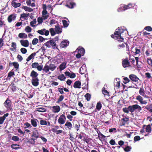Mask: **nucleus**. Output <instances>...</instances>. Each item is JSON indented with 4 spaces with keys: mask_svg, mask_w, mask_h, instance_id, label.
<instances>
[{
    "mask_svg": "<svg viewBox=\"0 0 152 152\" xmlns=\"http://www.w3.org/2000/svg\"><path fill=\"white\" fill-rule=\"evenodd\" d=\"M20 42L22 46L25 47H28L29 45V42L27 40H21Z\"/></svg>",
    "mask_w": 152,
    "mask_h": 152,
    "instance_id": "10",
    "label": "nucleus"
},
{
    "mask_svg": "<svg viewBox=\"0 0 152 152\" xmlns=\"http://www.w3.org/2000/svg\"><path fill=\"white\" fill-rule=\"evenodd\" d=\"M16 18V16L14 14H12L9 16L8 18V21L10 23L12 20H14Z\"/></svg>",
    "mask_w": 152,
    "mask_h": 152,
    "instance_id": "20",
    "label": "nucleus"
},
{
    "mask_svg": "<svg viewBox=\"0 0 152 152\" xmlns=\"http://www.w3.org/2000/svg\"><path fill=\"white\" fill-rule=\"evenodd\" d=\"M38 39L35 38H34L32 41V44L33 45H36L38 42Z\"/></svg>",
    "mask_w": 152,
    "mask_h": 152,
    "instance_id": "44",
    "label": "nucleus"
},
{
    "mask_svg": "<svg viewBox=\"0 0 152 152\" xmlns=\"http://www.w3.org/2000/svg\"><path fill=\"white\" fill-rule=\"evenodd\" d=\"M63 59L61 56H59V58H57V61L58 62H61V61H63Z\"/></svg>",
    "mask_w": 152,
    "mask_h": 152,
    "instance_id": "63",
    "label": "nucleus"
},
{
    "mask_svg": "<svg viewBox=\"0 0 152 152\" xmlns=\"http://www.w3.org/2000/svg\"><path fill=\"white\" fill-rule=\"evenodd\" d=\"M90 138L87 137H84L83 139L82 140H83V141L86 142L87 143H88L90 141Z\"/></svg>",
    "mask_w": 152,
    "mask_h": 152,
    "instance_id": "50",
    "label": "nucleus"
},
{
    "mask_svg": "<svg viewBox=\"0 0 152 152\" xmlns=\"http://www.w3.org/2000/svg\"><path fill=\"white\" fill-rule=\"evenodd\" d=\"M20 4L16 2V0H13L11 2V5L15 8H17L20 6Z\"/></svg>",
    "mask_w": 152,
    "mask_h": 152,
    "instance_id": "16",
    "label": "nucleus"
},
{
    "mask_svg": "<svg viewBox=\"0 0 152 152\" xmlns=\"http://www.w3.org/2000/svg\"><path fill=\"white\" fill-rule=\"evenodd\" d=\"M25 30L26 32L29 33L31 31L32 29L30 26H28L26 27Z\"/></svg>",
    "mask_w": 152,
    "mask_h": 152,
    "instance_id": "35",
    "label": "nucleus"
},
{
    "mask_svg": "<svg viewBox=\"0 0 152 152\" xmlns=\"http://www.w3.org/2000/svg\"><path fill=\"white\" fill-rule=\"evenodd\" d=\"M57 66L54 63H49V61L47 62L43 67V71L45 73L48 72V74H50L51 72L49 71H53L56 68Z\"/></svg>",
    "mask_w": 152,
    "mask_h": 152,
    "instance_id": "1",
    "label": "nucleus"
},
{
    "mask_svg": "<svg viewBox=\"0 0 152 152\" xmlns=\"http://www.w3.org/2000/svg\"><path fill=\"white\" fill-rule=\"evenodd\" d=\"M36 53H33L31 54L26 59V60L27 61H28L31 59L33 58L34 56L36 55Z\"/></svg>",
    "mask_w": 152,
    "mask_h": 152,
    "instance_id": "23",
    "label": "nucleus"
},
{
    "mask_svg": "<svg viewBox=\"0 0 152 152\" xmlns=\"http://www.w3.org/2000/svg\"><path fill=\"white\" fill-rule=\"evenodd\" d=\"M140 138L139 136H136L134 138V140L135 142L139 140H140Z\"/></svg>",
    "mask_w": 152,
    "mask_h": 152,
    "instance_id": "56",
    "label": "nucleus"
},
{
    "mask_svg": "<svg viewBox=\"0 0 152 152\" xmlns=\"http://www.w3.org/2000/svg\"><path fill=\"white\" fill-rule=\"evenodd\" d=\"M77 50H78V53L81 54L82 56H83L85 53V50L83 48H81L80 49H79L78 50L77 49Z\"/></svg>",
    "mask_w": 152,
    "mask_h": 152,
    "instance_id": "26",
    "label": "nucleus"
},
{
    "mask_svg": "<svg viewBox=\"0 0 152 152\" xmlns=\"http://www.w3.org/2000/svg\"><path fill=\"white\" fill-rule=\"evenodd\" d=\"M129 77L132 81L134 82H138L139 80V78L134 74L130 75L129 76Z\"/></svg>",
    "mask_w": 152,
    "mask_h": 152,
    "instance_id": "12",
    "label": "nucleus"
},
{
    "mask_svg": "<svg viewBox=\"0 0 152 152\" xmlns=\"http://www.w3.org/2000/svg\"><path fill=\"white\" fill-rule=\"evenodd\" d=\"M86 71V68L85 65H83L80 68V72L81 74H83L85 73V72Z\"/></svg>",
    "mask_w": 152,
    "mask_h": 152,
    "instance_id": "27",
    "label": "nucleus"
},
{
    "mask_svg": "<svg viewBox=\"0 0 152 152\" xmlns=\"http://www.w3.org/2000/svg\"><path fill=\"white\" fill-rule=\"evenodd\" d=\"M102 91L103 94L104 95H107L108 94V92L104 88H103L102 89Z\"/></svg>",
    "mask_w": 152,
    "mask_h": 152,
    "instance_id": "45",
    "label": "nucleus"
},
{
    "mask_svg": "<svg viewBox=\"0 0 152 152\" xmlns=\"http://www.w3.org/2000/svg\"><path fill=\"white\" fill-rule=\"evenodd\" d=\"M50 31L52 36H54L56 34V32L53 28H51L50 29Z\"/></svg>",
    "mask_w": 152,
    "mask_h": 152,
    "instance_id": "46",
    "label": "nucleus"
},
{
    "mask_svg": "<svg viewBox=\"0 0 152 152\" xmlns=\"http://www.w3.org/2000/svg\"><path fill=\"white\" fill-rule=\"evenodd\" d=\"M75 5V3L73 2H70L69 4H67L66 6L70 8H72Z\"/></svg>",
    "mask_w": 152,
    "mask_h": 152,
    "instance_id": "31",
    "label": "nucleus"
},
{
    "mask_svg": "<svg viewBox=\"0 0 152 152\" xmlns=\"http://www.w3.org/2000/svg\"><path fill=\"white\" fill-rule=\"evenodd\" d=\"M64 96L63 95L60 96L59 98L58 99V101H57V103H59L60 102H61L64 99Z\"/></svg>",
    "mask_w": 152,
    "mask_h": 152,
    "instance_id": "49",
    "label": "nucleus"
},
{
    "mask_svg": "<svg viewBox=\"0 0 152 152\" xmlns=\"http://www.w3.org/2000/svg\"><path fill=\"white\" fill-rule=\"evenodd\" d=\"M43 19L42 17L41 18L39 17L38 18L37 21L39 24H40L42 23Z\"/></svg>",
    "mask_w": 152,
    "mask_h": 152,
    "instance_id": "55",
    "label": "nucleus"
},
{
    "mask_svg": "<svg viewBox=\"0 0 152 152\" xmlns=\"http://www.w3.org/2000/svg\"><path fill=\"white\" fill-rule=\"evenodd\" d=\"M117 31H115L114 33V35H111V37L114 39H115L118 41H122L124 39L122 37L121 35L124 32V31H126V30H124L123 29H120L119 28H118Z\"/></svg>",
    "mask_w": 152,
    "mask_h": 152,
    "instance_id": "2",
    "label": "nucleus"
},
{
    "mask_svg": "<svg viewBox=\"0 0 152 152\" xmlns=\"http://www.w3.org/2000/svg\"><path fill=\"white\" fill-rule=\"evenodd\" d=\"M13 66H14V67L15 68H16V69H18V68L19 65V64H18V63H17V62H14L13 63Z\"/></svg>",
    "mask_w": 152,
    "mask_h": 152,
    "instance_id": "59",
    "label": "nucleus"
},
{
    "mask_svg": "<svg viewBox=\"0 0 152 152\" xmlns=\"http://www.w3.org/2000/svg\"><path fill=\"white\" fill-rule=\"evenodd\" d=\"M81 83L79 81H76L73 85V87L75 88H81Z\"/></svg>",
    "mask_w": 152,
    "mask_h": 152,
    "instance_id": "15",
    "label": "nucleus"
},
{
    "mask_svg": "<svg viewBox=\"0 0 152 152\" xmlns=\"http://www.w3.org/2000/svg\"><path fill=\"white\" fill-rule=\"evenodd\" d=\"M20 51L23 54H25L26 53L27 50L26 49L22 48L20 49Z\"/></svg>",
    "mask_w": 152,
    "mask_h": 152,
    "instance_id": "53",
    "label": "nucleus"
},
{
    "mask_svg": "<svg viewBox=\"0 0 152 152\" xmlns=\"http://www.w3.org/2000/svg\"><path fill=\"white\" fill-rule=\"evenodd\" d=\"M18 37L20 38H26L27 37V35L25 33H21L18 34Z\"/></svg>",
    "mask_w": 152,
    "mask_h": 152,
    "instance_id": "22",
    "label": "nucleus"
},
{
    "mask_svg": "<svg viewBox=\"0 0 152 152\" xmlns=\"http://www.w3.org/2000/svg\"><path fill=\"white\" fill-rule=\"evenodd\" d=\"M58 78L61 80H64L66 77L64 74H61L58 76Z\"/></svg>",
    "mask_w": 152,
    "mask_h": 152,
    "instance_id": "32",
    "label": "nucleus"
},
{
    "mask_svg": "<svg viewBox=\"0 0 152 152\" xmlns=\"http://www.w3.org/2000/svg\"><path fill=\"white\" fill-rule=\"evenodd\" d=\"M45 45L49 48L51 47V45L50 44V41L47 42L45 43Z\"/></svg>",
    "mask_w": 152,
    "mask_h": 152,
    "instance_id": "60",
    "label": "nucleus"
},
{
    "mask_svg": "<svg viewBox=\"0 0 152 152\" xmlns=\"http://www.w3.org/2000/svg\"><path fill=\"white\" fill-rule=\"evenodd\" d=\"M42 18H43V20H46L47 19L48 17V12L46 10L45 8H44V10L42 12Z\"/></svg>",
    "mask_w": 152,
    "mask_h": 152,
    "instance_id": "13",
    "label": "nucleus"
},
{
    "mask_svg": "<svg viewBox=\"0 0 152 152\" xmlns=\"http://www.w3.org/2000/svg\"><path fill=\"white\" fill-rule=\"evenodd\" d=\"M50 44L51 46L54 47L56 46V43L53 40H50Z\"/></svg>",
    "mask_w": 152,
    "mask_h": 152,
    "instance_id": "54",
    "label": "nucleus"
},
{
    "mask_svg": "<svg viewBox=\"0 0 152 152\" xmlns=\"http://www.w3.org/2000/svg\"><path fill=\"white\" fill-rule=\"evenodd\" d=\"M24 127L25 129L29 127H32L31 125L28 122H26L24 124Z\"/></svg>",
    "mask_w": 152,
    "mask_h": 152,
    "instance_id": "43",
    "label": "nucleus"
},
{
    "mask_svg": "<svg viewBox=\"0 0 152 152\" xmlns=\"http://www.w3.org/2000/svg\"><path fill=\"white\" fill-rule=\"evenodd\" d=\"M66 62H64L62 63L61 64H60L59 66V68L60 71H61L66 67Z\"/></svg>",
    "mask_w": 152,
    "mask_h": 152,
    "instance_id": "21",
    "label": "nucleus"
},
{
    "mask_svg": "<svg viewBox=\"0 0 152 152\" xmlns=\"http://www.w3.org/2000/svg\"><path fill=\"white\" fill-rule=\"evenodd\" d=\"M124 83L125 84H126L128 83L129 81V79L127 77H124Z\"/></svg>",
    "mask_w": 152,
    "mask_h": 152,
    "instance_id": "62",
    "label": "nucleus"
},
{
    "mask_svg": "<svg viewBox=\"0 0 152 152\" xmlns=\"http://www.w3.org/2000/svg\"><path fill=\"white\" fill-rule=\"evenodd\" d=\"M22 8L25 11H28V12H31L33 11V9L29 7L23 6Z\"/></svg>",
    "mask_w": 152,
    "mask_h": 152,
    "instance_id": "28",
    "label": "nucleus"
},
{
    "mask_svg": "<svg viewBox=\"0 0 152 152\" xmlns=\"http://www.w3.org/2000/svg\"><path fill=\"white\" fill-rule=\"evenodd\" d=\"M62 22L64 27H66L68 26V24L66 20H63Z\"/></svg>",
    "mask_w": 152,
    "mask_h": 152,
    "instance_id": "52",
    "label": "nucleus"
},
{
    "mask_svg": "<svg viewBox=\"0 0 152 152\" xmlns=\"http://www.w3.org/2000/svg\"><path fill=\"white\" fill-rule=\"evenodd\" d=\"M37 23L36 19H34L32 21L30 22V24L32 27H34L35 26V24Z\"/></svg>",
    "mask_w": 152,
    "mask_h": 152,
    "instance_id": "36",
    "label": "nucleus"
},
{
    "mask_svg": "<svg viewBox=\"0 0 152 152\" xmlns=\"http://www.w3.org/2000/svg\"><path fill=\"white\" fill-rule=\"evenodd\" d=\"M28 15H29L28 14H27L23 13V14L21 15L20 18H23L24 19H26L27 17L28 16Z\"/></svg>",
    "mask_w": 152,
    "mask_h": 152,
    "instance_id": "37",
    "label": "nucleus"
},
{
    "mask_svg": "<svg viewBox=\"0 0 152 152\" xmlns=\"http://www.w3.org/2000/svg\"><path fill=\"white\" fill-rule=\"evenodd\" d=\"M40 124L42 125H47V121L45 120H41L39 121Z\"/></svg>",
    "mask_w": 152,
    "mask_h": 152,
    "instance_id": "42",
    "label": "nucleus"
},
{
    "mask_svg": "<svg viewBox=\"0 0 152 152\" xmlns=\"http://www.w3.org/2000/svg\"><path fill=\"white\" fill-rule=\"evenodd\" d=\"M66 119V118L65 115L64 114H62L60 115L58 119V122L60 124H63L65 122Z\"/></svg>",
    "mask_w": 152,
    "mask_h": 152,
    "instance_id": "5",
    "label": "nucleus"
},
{
    "mask_svg": "<svg viewBox=\"0 0 152 152\" xmlns=\"http://www.w3.org/2000/svg\"><path fill=\"white\" fill-rule=\"evenodd\" d=\"M136 99L139 101L142 104H147V102L146 101H143V99L140 95L137 96L136 98Z\"/></svg>",
    "mask_w": 152,
    "mask_h": 152,
    "instance_id": "8",
    "label": "nucleus"
},
{
    "mask_svg": "<svg viewBox=\"0 0 152 152\" xmlns=\"http://www.w3.org/2000/svg\"><path fill=\"white\" fill-rule=\"evenodd\" d=\"M11 147L12 148L15 149L19 148V145L17 144H12L11 145Z\"/></svg>",
    "mask_w": 152,
    "mask_h": 152,
    "instance_id": "47",
    "label": "nucleus"
},
{
    "mask_svg": "<svg viewBox=\"0 0 152 152\" xmlns=\"http://www.w3.org/2000/svg\"><path fill=\"white\" fill-rule=\"evenodd\" d=\"M51 109L52 112L54 113H58L60 110V108L59 106H54L51 107Z\"/></svg>",
    "mask_w": 152,
    "mask_h": 152,
    "instance_id": "7",
    "label": "nucleus"
},
{
    "mask_svg": "<svg viewBox=\"0 0 152 152\" xmlns=\"http://www.w3.org/2000/svg\"><path fill=\"white\" fill-rule=\"evenodd\" d=\"M135 4H129L128 5H124L123 6H122L118 9L117 10L118 12H121L122 11H124L126 10L131 8V7H134Z\"/></svg>",
    "mask_w": 152,
    "mask_h": 152,
    "instance_id": "4",
    "label": "nucleus"
},
{
    "mask_svg": "<svg viewBox=\"0 0 152 152\" xmlns=\"http://www.w3.org/2000/svg\"><path fill=\"white\" fill-rule=\"evenodd\" d=\"M102 107V104L100 102H99L97 104L96 108L99 110Z\"/></svg>",
    "mask_w": 152,
    "mask_h": 152,
    "instance_id": "39",
    "label": "nucleus"
},
{
    "mask_svg": "<svg viewBox=\"0 0 152 152\" xmlns=\"http://www.w3.org/2000/svg\"><path fill=\"white\" fill-rule=\"evenodd\" d=\"M5 119L2 117H0V124H2L5 120Z\"/></svg>",
    "mask_w": 152,
    "mask_h": 152,
    "instance_id": "61",
    "label": "nucleus"
},
{
    "mask_svg": "<svg viewBox=\"0 0 152 152\" xmlns=\"http://www.w3.org/2000/svg\"><path fill=\"white\" fill-rule=\"evenodd\" d=\"M37 68V69L39 71H41L42 70H43V66L42 65H39Z\"/></svg>",
    "mask_w": 152,
    "mask_h": 152,
    "instance_id": "51",
    "label": "nucleus"
},
{
    "mask_svg": "<svg viewBox=\"0 0 152 152\" xmlns=\"http://www.w3.org/2000/svg\"><path fill=\"white\" fill-rule=\"evenodd\" d=\"M39 65V64L38 63L35 62L32 64L31 66L33 68H37Z\"/></svg>",
    "mask_w": 152,
    "mask_h": 152,
    "instance_id": "41",
    "label": "nucleus"
},
{
    "mask_svg": "<svg viewBox=\"0 0 152 152\" xmlns=\"http://www.w3.org/2000/svg\"><path fill=\"white\" fill-rule=\"evenodd\" d=\"M139 94L142 96H144L145 94V91L143 88H140L139 91Z\"/></svg>",
    "mask_w": 152,
    "mask_h": 152,
    "instance_id": "33",
    "label": "nucleus"
},
{
    "mask_svg": "<svg viewBox=\"0 0 152 152\" xmlns=\"http://www.w3.org/2000/svg\"><path fill=\"white\" fill-rule=\"evenodd\" d=\"M39 80L37 78H33L31 80L32 85L35 86H37L39 84Z\"/></svg>",
    "mask_w": 152,
    "mask_h": 152,
    "instance_id": "14",
    "label": "nucleus"
},
{
    "mask_svg": "<svg viewBox=\"0 0 152 152\" xmlns=\"http://www.w3.org/2000/svg\"><path fill=\"white\" fill-rule=\"evenodd\" d=\"M85 97L88 101H89L91 98V95L89 93H87L85 95Z\"/></svg>",
    "mask_w": 152,
    "mask_h": 152,
    "instance_id": "40",
    "label": "nucleus"
},
{
    "mask_svg": "<svg viewBox=\"0 0 152 152\" xmlns=\"http://www.w3.org/2000/svg\"><path fill=\"white\" fill-rule=\"evenodd\" d=\"M55 31L57 34H59L62 32V29L61 28L58 26H56Z\"/></svg>",
    "mask_w": 152,
    "mask_h": 152,
    "instance_id": "24",
    "label": "nucleus"
},
{
    "mask_svg": "<svg viewBox=\"0 0 152 152\" xmlns=\"http://www.w3.org/2000/svg\"><path fill=\"white\" fill-rule=\"evenodd\" d=\"M31 125L34 127H36L37 125L38 121L36 119H31Z\"/></svg>",
    "mask_w": 152,
    "mask_h": 152,
    "instance_id": "19",
    "label": "nucleus"
},
{
    "mask_svg": "<svg viewBox=\"0 0 152 152\" xmlns=\"http://www.w3.org/2000/svg\"><path fill=\"white\" fill-rule=\"evenodd\" d=\"M137 109H138V110L140 111L142 110V108L138 104H136L129 106L128 107L124 108L123 109V110L125 113H129V111L131 113L134 112Z\"/></svg>",
    "mask_w": 152,
    "mask_h": 152,
    "instance_id": "3",
    "label": "nucleus"
},
{
    "mask_svg": "<svg viewBox=\"0 0 152 152\" xmlns=\"http://www.w3.org/2000/svg\"><path fill=\"white\" fill-rule=\"evenodd\" d=\"M115 86L117 87L118 88L120 86V82L118 81L117 82H115Z\"/></svg>",
    "mask_w": 152,
    "mask_h": 152,
    "instance_id": "64",
    "label": "nucleus"
},
{
    "mask_svg": "<svg viewBox=\"0 0 152 152\" xmlns=\"http://www.w3.org/2000/svg\"><path fill=\"white\" fill-rule=\"evenodd\" d=\"M32 136L37 138L39 137V133L37 130H36L34 131L33 132Z\"/></svg>",
    "mask_w": 152,
    "mask_h": 152,
    "instance_id": "30",
    "label": "nucleus"
},
{
    "mask_svg": "<svg viewBox=\"0 0 152 152\" xmlns=\"http://www.w3.org/2000/svg\"><path fill=\"white\" fill-rule=\"evenodd\" d=\"M145 131L146 132L150 133L151 132V127L149 125L147 126L145 129Z\"/></svg>",
    "mask_w": 152,
    "mask_h": 152,
    "instance_id": "38",
    "label": "nucleus"
},
{
    "mask_svg": "<svg viewBox=\"0 0 152 152\" xmlns=\"http://www.w3.org/2000/svg\"><path fill=\"white\" fill-rule=\"evenodd\" d=\"M145 29L146 30L149 31H151L152 30V28L150 26H147L145 27Z\"/></svg>",
    "mask_w": 152,
    "mask_h": 152,
    "instance_id": "57",
    "label": "nucleus"
},
{
    "mask_svg": "<svg viewBox=\"0 0 152 152\" xmlns=\"http://www.w3.org/2000/svg\"><path fill=\"white\" fill-rule=\"evenodd\" d=\"M12 139L15 141H17L19 140V138L18 136H13L12 138Z\"/></svg>",
    "mask_w": 152,
    "mask_h": 152,
    "instance_id": "48",
    "label": "nucleus"
},
{
    "mask_svg": "<svg viewBox=\"0 0 152 152\" xmlns=\"http://www.w3.org/2000/svg\"><path fill=\"white\" fill-rule=\"evenodd\" d=\"M69 44V42L67 40H65L61 42L60 44V46L62 48H64L68 46Z\"/></svg>",
    "mask_w": 152,
    "mask_h": 152,
    "instance_id": "11",
    "label": "nucleus"
},
{
    "mask_svg": "<svg viewBox=\"0 0 152 152\" xmlns=\"http://www.w3.org/2000/svg\"><path fill=\"white\" fill-rule=\"evenodd\" d=\"M72 125L71 123L67 121L66 122L64 125V127L66 129H70L72 128Z\"/></svg>",
    "mask_w": 152,
    "mask_h": 152,
    "instance_id": "18",
    "label": "nucleus"
},
{
    "mask_svg": "<svg viewBox=\"0 0 152 152\" xmlns=\"http://www.w3.org/2000/svg\"><path fill=\"white\" fill-rule=\"evenodd\" d=\"M37 111L39 112H43L46 111V109L43 107H39L37 108Z\"/></svg>",
    "mask_w": 152,
    "mask_h": 152,
    "instance_id": "34",
    "label": "nucleus"
},
{
    "mask_svg": "<svg viewBox=\"0 0 152 152\" xmlns=\"http://www.w3.org/2000/svg\"><path fill=\"white\" fill-rule=\"evenodd\" d=\"M122 65L124 68L128 67L129 66L130 63L127 59H124L122 61Z\"/></svg>",
    "mask_w": 152,
    "mask_h": 152,
    "instance_id": "17",
    "label": "nucleus"
},
{
    "mask_svg": "<svg viewBox=\"0 0 152 152\" xmlns=\"http://www.w3.org/2000/svg\"><path fill=\"white\" fill-rule=\"evenodd\" d=\"M38 75V74L35 71L33 70L31 72L30 76L33 77V78H37V77Z\"/></svg>",
    "mask_w": 152,
    "mask_h": 152,
    "instance_id": "25",
    "label": "nucleus"
},
{
    "mask_svg": "<svg viewBox=\"0 0 152 152\" xmlns=\"http://www.w3.org/2000/svg\"><path fill=\"white\" fill-rule=\"evenodd\" d=\"M39 34L45 36H48L49 35V31L48 30H47L45 29L44 28L40 30H39L37 31Z\"/></svg>",
    "mask_w": 152,
    "mask_h": 152,
    "instance_id": "6",
    "label": "nucleus"
},
{
    "mask_svg": "<svg viewBox=\"0 0 152 152\" xmlns=\"http://www.w3.org/2000/svg\"><path fill=\"white\" fill-rule=\"evenodd\" d=\"M147 62L149 65H151L152 64V60L151 58H147Z\"/></svg>",
    "mask_w": 152,
    "mask_h": 152,
    "instance_id": "58",
    "label": "nucleus"
},
{
    "mask_svg": "<svg viewBox=\"0 0 152 152\" xmlns=\"http://www.w3.org/2000/svg\"><path fill=\"white\" fill-rule=\"evenodd\" d=\"M5 107L7 109L9 108L11 105V101L7 98L5 101L4 103Z\"/></svg>",
    "mask_w": 152,
    "mask_h": 152,
    "instance_id": "9",
    "label": "nucleus"
},
{
    "mask_svg": "<svg viewBox=\"0 0 152 152\" xmlns=\"http://www.w3.org/2000/svg\"><path fill=\"white\" fill-rule=\"evenodd\" d=\"M12 48L10 49L11 51H15L16 50V43L12 42L11 46Z\"/></svg>",
    "mask_w": 152,
    "mask_h": 152,
    "instance_id": "29",
    "label": "nucleus"
}]
</instances>
